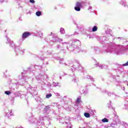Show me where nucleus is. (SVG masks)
Masks as SVG:
<instances>
[{
    "label": "nucleus",
    "instance_id": "36",
    "mask_svg": "<svg viewBox=\"0 0 128 128\" xmlns=\"http://www.w3.org/2000/svg\"><path fill=\"white\" fill-rule=\"evenodd\" d=\"M96 30H98V26H94L92 28V32H96Z\"/></svg>",
    "mask_w": 128,
    "mask_h": 128
},
{
    "label": "nucleus",
    "instance_id": "52",
    "mask_svg": "<svg viewBox=\"0 0 128 128\" xmlns=\"http://www.w3.org/2000/svg\"><path fill=\"white\" fill-rule=\"evenodd\" d=\"M118 38V40H124V38H122H122L118 37V38Z\"/></svg>",
    "mask_w": 128,
    "mask_h": 128
},
{
    "label": "nucleus",
    "instance_id": "13",
    "mask_svg": "<svg viewBox=\"0 0 128 128\" xmlns=\"http://www.w3.org/2000/svg\"><path fill=\"white\" fill-rule=\"evenodd\" d=\"M91 50L93 54H99L102 52V50H100V48L96 46H92L91 48Z\"/></svg>",
    "mask_w": 128,
    "mask_h": 128
},
{
    "label": "nucleus",
    "instance_id": "58",
    "mask_svg": "<svg viewBox=\"0 0 128 128\" xmlns=\"http://www.w3.org/2000/svg\"><path fill=\"white\" fill-rule=\"evenodd\" d=\"M126 100H128V96H126ZM125 102H128V100H125Z\"/></svg>",
    "mask_w": 128,
    "mask_h": 128
},
{
    "label": "nucleus",
    "instance_id": "18",
    "mask_svg": "<svg viewBox=\"0 0 128 128\" xmlns=\"http://www.w3.org/2000/svg\"><path fill=\"white\" fill-rule=\"evenodd\" d=\"M120 4H122V6L124 8H127L128 9V6L126 3V0H121L120 2H119Z\"/></svg>",
    "mask_w": 128,
    "mask_h": 128
},
{
    "label": "nucleus",
    "instance_id": "11",
    "mask_svg": "<svg viewBox=\"0 0 128 128\" xmlns=\"http://www.w3.org/2000/svg\"><path fill=\"white\" fill-rule=\"evenodd\" d=\"M31 34H30V32H24L22 34V39L19 40V41H18L19 42L22 44V42H24V38H28V36H30Z\"/></svg>",
    "mask_w": 128,
    "mask_h": 128
},
{
    "label": "nucleus",
    "instance_id": "16",
    "mask_svg": "<svg viewBox=\"0 0 128 128\" xmlns=\"http://www.w3.org/2000/svg\"><path fill=\"white\" fill-rule=\"evenodd\" d=\"M6 116L8 118H12V116H13L14 114H12V110H8V112H6L5 114Z\"/></svg>",
    "mask_w": 128,
    "mask_h": 128
},
{
    "label": "nucleus",
    "instance_id": "61",
    "mask_svg": "<svg viewBox=\"0 0 128 128\" xmlns=\"http://www.w3.org/2000/svg\"><path fill=\"white\" fill-rule=\"evenodd\" d=\"M41 54L42 56V54H44V52H41Z\"/></svg>",
    "mask_w": 128,
    "mask_h": 128
},
{
    "label": "nucleus",
    "instance_id": "28",
    "mask_svg": "<svg viewBox=\"0 0 128 128\" xmlns=\"http://www.w3.org/2000/svg\"><path fill=\"white\" fill-rule=\"evenodd\" d=\"M34 68L36 70H42V66H35Z\"/></svg>",
    "mask_w": 128,
    "mask_h": 128
},
{
    "label": "nucleus",
    "instance_id": "17",
    "mask_svg": "<svg viewBox=\"0 0 128 128\" xmlns=\"http://www.w3.org/2000/svg\"><path fill=\"white\" fill-rule=\"evenodd\" d=\"M52 41L54 42H62V40H60L58 36H53Z\"/></svg>",
    "mask_w": 128,
    "mask_h": 128
},
{
    "label": "nucleus",
    "instance_id": "20",
    "mask_svg": "<svg viewBox=\"0 0 128 128\" xmlns=\"http://www.w3.org/2000/svg\"><path fill=\"white\" fill-rule=\"evenodd\" d=\"M44 104H40L38 106L37 108V110L38 111V112H40L42 110V109L44 108Z\"/></svg>",
    "mask_w": 128,
    "mask_h": 128
},
{
    "label": "nucleus",
    "instance_id": "1",
    "mask_svg": "<svg viewBox=\"0 0 128 128\" xmlns=\"http://www.w3.org/2000/svg\"><path fill=\"white\" fill-rule=\"evenodd\" d=\"M62 44L63 48L66 46V50L69 52H75L76 53L80 52L82 50V42L76 38L71 40L70 45V43L66 42H62Z\"/></svg>",
    "mask_w": 128,
    "mask_h": 128
},
{
    "label": "nucleus",
    "instance_id": "45",
    "mask_svg": "<svg viewBox=\"0 0 128 128\" xmlns=\"http://www.w3.org/2000/svg\"><path fill=\"white\" fill-rule=\"evenodd\" d=\"M72 82H76V76H73Z\"/></svg>",
    "mask_w": 128,
    "mask_h": 128
},
{
    "label": "nucleus",
    "instance_id": "40",
    "mask_svg": "<svg viewBox=\"0 0 128 128\" xmlns=\"http://www.w3.org/2000/svg\"><path fill=\"white\" fill-rule=\"evenodd\" d=\"M48 78V74H45L43 76V80H46Z\"/></svg>",
    "mask_w": 128,
    "mask_h": 128
},
{
    "label": "nucleus",
    "instance_id": "5",
    "mask_svg": "<svg viewBox=\"0 0 128 128\" xmlns=\"http://www.w3.org/2000/svg\"><path fill=\"white\" fill-rule=\"evenodd\" d=\"M6 38L7 42L6 44H9L11 48H15L14 52L17 55L18 54H24V49H22L20 46H16V44L14 43V41L10 40L8 36H6Z\"/></svg>",
    "mask_w": 128,
    "mask_h": 128
},
{
    "label": "nucleus",
    "instance_id": "50",
    "mask_svg": "<svg viewBox=\"0 0 128 128\" xmlns=\"http://www.w3.org/2000/svg\"><path fill=\"white\" fill-rule=\"evenodd\" d=\"M52 52H50V51H47L46 52V54H48V56H50V54H51Z\"/></svg>",
    "mask_w": 128,
    "mask_h": 128
},
{
    "label": "nucleus",
    "instance_id": "35",
    "mask_svg": "<svg viewBox=\"0 0 128 128\" xmlns=\"http://www.w3.org/2000/svg\"><path fill=\"white\" fill-rule=\"evenodd\" d=\"M82 102V98L80 97L78 98L76 100V104H80Z\"/></svg>",
    "mask_w": 128,
    "mask_h": 128
},
{
    "label": "nucleus",
    "instance_id": "32",
    "mask_svg": "<svg viewBox=\"0 0 128 128\" xmlns=\"http://www.w3.org/2000/svg\"><path fill=\"white\" fill-rule=\"evenodd\" d=\"M84 116L86 118H90V114L88 112H85L84 114Z\"/></svg>",
    "mask_w": 128,
    "mask_h": 128
},
{
    "label": "nucleus",
    "instance_id": "24",
    "mask_svg": "<svg viewBox=\"0 0 128 128\" xmlns=\"http://www.w3.org/2000/svg\"><path fill=\"white\" fill-rule=\"evenodd\" d=\"M52 85L53 86H60V82H54L52 84Z\"/></svg>",
    "mask_w": 128,
    "mask_h": 128
},
{
    "label": "nucleus",
    "instance_id": "6",
    "mask_svg": "<svg viewBox=\"0 0 128 128\" xmlns=\"http://www.w3.org/2000/svg\"><path fill=\"white\" fill-rule=\"evenodd\" d=\"M44 117H42V116H40V118L38 120V119H36V118L34 116L30 117L28 119V122L30 124H36L38 126H44Z\"/></svg>",
    "mask_w": 128,
    "mask_h": 128
},
{
    "label": "nucleus",
    "instance_id": "55",
    "mask_svg": "<svg viewBox=\"0 0 128 128\" xmlns=\"http://www.w3.org/2000/svg\"><path fill=\"white\" fill-rule=\"evenodd\" d=\"M65 36H66V38H70V36L68 34H66Z\"/></svg>",
    "mask_w": 128,
    "mask_h": 128
},
{
    "label": "nucleus",
    "instance_id": "8",
    "mask_svg": "<svg viewBox=\"0 0 128 128\" xmlns=\"http://www.w3.org/2000/svg\"><path fill=\"white\" fill-rule=\"evenodd\" d=\"M70 66H72L71 70L72 72L78 70V68H79L80 70H84V68L80 66V64L78 62H74L73 65H70Z\"/></svg>",
    "mask_w": 128,
    "mask_h": 128
},
{
    "label": "nucleus",
    "instance_id": "9",
    "mask_svg": "<svg viewBox=\"0 0 128 128\" xmlns=\"http://www.w3.org/2000/svg\"><path fill=\"white\" fill-rule=\"evenodd\" d=\"M86 4V1H82L81 2H76L74 8L76 12H80V8L82 6V4Z\"/></svg>",
    "mask_w": 128,
    "mask_h": 128
},
{
    "label": "nucleus",
    "instance_id": "62",
    "mask_svg": "<svg viewBox=\"0 0 128 128\" xmlns=\"http://www.w3.org/2000/svg\"><path fill=\"white\" fill-rule=\"evenodd\" d=\"M50 36H52V32H51Z\"/></svg>",
    "mask_w": 128,
    "mask_h": 128
},
{
    "label": "nucleus",
    "instance_id": "3",
    "mask_svg": "<svg viewBox=\"0 0 128 128\" xmlns=\"http://www.w3.org/2000/svg\"><path fill=\"white\" fill-rule=\"evenodd\" d=\"M106 52L108 54H114L118 56L126 52L128 54V45L124 46L116 45V46L110 47L106 50Z\"/></svg>",
    "mask_w": 128,
    "mask_h": 128
},
{
    "label": "nucleus",
    "instance_id": "53",
    "mask_svg": "<svg viewBox=\"0 0 128 128\" xmlns=\"http://www.w3.org/2000/svg\"><path fill=\"white\" fill-rule=\"evenodd\" d=\"M30 67L28 68V70H27V72H30Z\"/></svg>",
    "mask_w": 128,
    "mask_h": 128
},
{
    "label": "nucleus",
    "instance_id": "30",
    "mask_svg": "<svg viewBox=\"0 0 128 128\" xmlns=\"http://www.w3.org/2000/svg\"><path fill=\"white\" fill-rule=\"evenodd\" d=\"M77 28H78V30H84V26H82V25H81V26H77Z\"/></svg>",
    "mask_w": 128,
    "mask_h": 128
},
{
    "label": "nucleus",
    "instance_id": "41",
    "mask_svg": "<svg viewBox=\"0 0 128 128\" xmlns=\"http://www.w3.org/2000/svg\"><path fill=\"white\" fill-rule=\"evenodd\" d=\"M68 110H70H70H72V108H74V107H72V106H68Z\"/></svg>",
    "mask_w": 128,
    "mask_h": 128
},
{
    "label": "nucleus",
    "instance_id": "43",
    "mask_svg": "<svg viewBox=\"0 0 128 128\" xmlns=\"http://www.w3.org/2000/svg\"><path fill=\"white\" fill-rule=\"evenodd\" d=\"M113 98H118V96L116 94H115L113 93Z\"/></svg>",
    "mask_w": 128,
    "mask_h": 128
},
{
    "label": "nucleus",
    "instance_id": "47",
    "mask_svg": "<svg viewBox=\"0 0 128 128\" xmlns=\"http://www.w3.org/2000/svg\"><path fill=\"white\" fill-rule=\"evenodd\" d=\"M92 10V6H89V8H88V10H90V12Z\"/></svg>",
    "mask_w": 128,
    "mask_h": 128
},
{
    "label": "nucleus",
    "instance_id": "4",
    "mask_svg": "<svg viewBox=\"0 0 128 128\" xmlns=\"http://www.w3.org/2000/svg\"><path fill=\"white\" fill-rule=\"evenodd\" d=\"M26 74V72H22L20 75L18 76V79L16 80V86H26L28 84H32L34 78L32 77L26 76L24 74Z\"/></svg>",
    "mask_w": 128,
    "mask_h": 128
},
{
    "label": "nucleus",
    "instance_id": "49",
    "mask_svg": "<svg viewBox=\"0 0 128 128\" xmlns=\"http://www.w3.org/2000/svg\"><path fill=\"white\" fill-rule=\"evenodd\" d=\"M62 62H64V58L60 59V64H62Z\"/></svg>",
    "mask_w": 128,
    "mask_h": 128
},
{
    "label": "nucleus",
    "instance_id": "7",
    "mask_svg": "<svg viewBox=\"0 0 128 128\" xmlns=\"http://www.w3.org/2000/svg\"><path fill=\"white\" fill-rule=\"evenodd\" d=\"M27 90V92L32 94L34 98H35L36 100H40V97L38 96V92L36 91V88H34L30 86V84H28V86H26Z\"/></svg>",
    "mask_w": 128,
    "mask_h": 128
},
{
    "label": "nucleus",
    "instance_id": "31",
    "mask_svg": "<svg viewBox=\"0 0 128 128\" xmlns=\"http://www.w3.org/2000/svg\"><path fill=\"white\" fill-rule=\"evenodd\" d=\"M86 32H92V27L90 26L88 27L86 30Z\"/></svg>",
    "mask_w": 128,
    "mask_h": 128
},
{
    "label": "nucleus",
    "instance_id": "10",
    "mask_svg": "<svg viewBox=\"0 0 128 128\" xmlns=\"http://www.w3.org/2000/svg\"><path fill=\"white\" fill-rule=\"evenodd\" d=\"M88 86H90V84H88ZM88 86H86V88L82 86L80 88V92L81 94H84V96H86L88 94Z\"/></svg>",
    "mask_w": 128,
    "mask_h": 128
},
{
    "label": "nucleus",
    "instance_id": "64",
    "mask_svg": "<svg viewBox=\"0 0 128 128\" xmlns=\"http://www.w3.org/2000/svg\"><path fill=\"white\" fill-rule=\"evenodd\" d=\"M60 80H62V76H60Z\"/></svg>",
    "mask_w": 128,
    "mask_h": 128
},
{
    "label": "nucleus",
    "instance_id": "59",
    "mask_svg": "<svg viewBox=\"0 0 128 128\" xmlns=\"http://www.w3.org/2000/svg\"><path fill=\"white\" fill-rule=\"evenodd\" d=\"M52 114H56V111H53Z\"/></svg>",
    "mask_w": 128,
    "mask_h": 128
},
{
    "label": "nucleus",
    "instance_id": "44",
    "mask_svg": "<svg viewBox=\"0 0 128 128\" xmlns=\"http://www.w3.org/2000/svg\"><path fill=\"white\" fill-rule=\"evenodd\" d=\"M114 116L115 118H118V116L116 115V112H114Z\"/></svg>",
    "mask_w": 128,
    "mask_h": 128
},
{
    "label": "nucleus",
    "instance_id": "56",
    "mask_svg": "<svg viewBox=\"0 0 128 128\" xmlns=\"http://www.w3.org/2000/svg\"><path fill=\"white\" fill-rule=\"evenodd\" d=\"M85 34H86L87 36H90V34H86V32H85Z\"/></svg>",
    "mask_w": 128,
    "mask_h": 128
},
{
    "label": "nucleus",
    "instance_id": "48",
    "mask_svg": "<svg viewBox=\"0 0 128 128\" xmlns=\"http://www.w3.org/2000/svg\"><path fill=\"white\" fill-rule=\"evenodd\" d=\"M30 2L31 4H34V2H36V1H34V0H30Z\"/></svg>",
    "mask_w": 128,
    "mask_h": 128
},
{
    "label": "nucleus",
    "instance_id": "23",
    "mask_svg": "<svg viewBox=\"0 0 128 128\" xmlns=\"http://www.w3.org/2000/svg\"><path fill=\"white\" fill-rule=\"evenodd\" d=\"M36 34V36H40V38H42V36L43 34L40 31H37Z\"/></svg>",
    "mask_w": 128,
    "mask_h": 128
},
{
    "label": "nucleus",
    "instance_id": "21",
    "mask_svg": "<svg viewBox=\"0 0 128 128\" xmlns=\"http://www.w3.org/2000/svg\"><path fill=\"white\" fill-rule=\"evenodd\" d=\"M96 67L99 66V68L102 69L106 68V65H102V64H99L98 63L96 64Z\"/></svg>",
    "mask_w": 128,
    "mask_h": 128
},
{
    "label": "nucleus",
    "instance_id": "39",
    "mask_svg": "<svg viewBox=\"0 0 128 128\" xmlns=\"http://www.w3.org/2000/svg\"><path fill=\"white\" fill-rule=\"evenodd\" d=\"M4 94H7V96H10L12 94V92L10 91H5Z\"/></svg>",
    "mask_w": 128,
    "mask_h": 128
},
{
    "label": "nucleus",
    "instance_id": "57",
    "mask_svg": "<svg viewBox=\"0 0 128 128\" xmlns=\"http://www.w3.org/2000/svg\"><path fill=\"white\" fill-rule=\"evenodd\" d=\"M18 20H20L21 22H22V17H19Z\"/></svg>",
    "mask_w": 128,
    "mask_h": 128
},
{
    "label": "nucleus",
    "instance_id": "63",
    "mask_svg": "<svg viewBox=\"0 0 128 128\" xmlns=\"http://www.w3.org/2000/svg\"><path fill=\"white\" fill-rule=\"evenodd\" d=\"M87 4H88L90 5V2H87Z\"/></svg>",
    "mask_w": 128,
    "mask_h": 128
},
{
    "label": "nucleus",
    "instance_id": "27",
    "mask_svg": "<svg viewBox=\"0 0 128 128\" xmlns=\"http://www.w3.org/2000/svg\"><path fill=\"white\" fill-rule=\"evenodd\" d=\"M112 101L110 100V103L108 104V106L110 110H114V108L112 106Z\"/></svg>",
    "mask_w": 128,
    "mask_h": 128
},
{
    "label": "nucleus",
    "instance_id": "33",
    "mask_svg": "<svg viewBox=\"0 0 128 128\" xmlns=\"http://www.w3.org/2000/svg\"><path fill=\"white\" fill-rule=\"evenodd\" d=\"M52 106H56L57 108H60V104H58V103H52Z\"/></svg>",
    "mask_w": 128,
    "mask_h": 128
},
{
    "label": "nucleus",
    "instance_id": "25",
    "mask_svg": "<svg viewBox=\"0 0 128 128\" xmlns=\"http://www.w3.org/2000/svg\"><path fill=\"white\" fill-rule=\"evenodd\" d=\"M60 32L61 34H66V30H64V28H60Z\"/></svg>",
    "mask_w": 128,
    "mask_h": 128
},
{
    "label": "nucleus",
    "instance_id": "51",
    "mask_svg": "<svg viewBox=\"0 0 128 128\" xmlns=\"http://www.w3.org/2000/svg\"><path fill=\"white\" fill-rule=\"evenodd\" d=\"M78 32H74V36H78Z\"/></svg>",
    "mask_w": 128,
    "mask_h": 128
},
{
    "label": "nucleus",
    "instance_id": "60",
    "mask_svg": "<svg viewBox=\"0 0 128 128\" xmlns=\"http://www.w3.org/2000/svg\"><path fill=\"white\" fill-rule=\"evenodd\" d=\"M112 78H116V76H112Z\"/></svg>",
    "mask_w": 128,
    "mask_h": 128
},
{
    "label": "nucleus",
    "instance_id": "19",
    "mask_svg": "<svg viewBox=\"0 0 128 128\" xmlns=\"http://www.w3.org/2000/svg\"><path fill=\"white\" fill-rule=\"evenodd\" d=\"M102 92L103 94H108V96H113L114 94V92H108V91H106V90H103L102 91Z\"/></svg>",
    "mask_w": 128,
    "mask_h": 128
},
{
    "label": "nucleus",
    "instance_id": "29",
    "mask_svg": "<svg viewBox=\"0 0 128 128\" xmlns=\"http://www.w3.org/2000/svg\"><path fill=\"white\" fill-rule=\"evenodd\" d=\"M86 78H88V80H90L91 82H94V78H92L90 76L88 75L86 76Z\"/></svg>",
    "mask_w": 128,
    "mask_h": 128
},
{
    "label": "nucleus",
    "instance_id": "54",
    "mask_svg": "<svg viewBox=\"0 0 128 128\" xmlns=\"http://www.w3.org/2000/svg\"><path fill=\"white\" fill-rule=\"evenodd\" d=\"M92 114H94V112H96V110H92Z\"/></svg>",
    "mask_w": 128,
    "mask_h": 128
},
{
    "label": "nucleus",
    "instance_id": "38",
    "mask_svg": "<svg viewBox=\"0 0 128 128\" xmlns=\"http://www.w3.org/2000/svg\"><path fill=\"white\" fill-rule=\"evenodd\" d=\"M52 94L50 93L48 94H47L46 95V98H51V96H52Z\"/></svg>",
    "mask_w": 128,
    "mask_h": 128
},
{
    "label": "nucleus",
    "instance_id": "12",
    "mask_svg": "<svg viewBox=\"0 0 128 128\" xmlns=\"http://www.w3.org/2000/svg\"><path fill=\"white\" fill-rule=\"evenodd\" d=\"M60 124H69L67 128H72V124L70 123V118H68L67 120L66 118L65 120L64 121H62V120H60Z\"/></svg>",
    "mask_w": 128,
    "mask_h": 128
},
{
    "label": "nucleus",
    "instance_id": "22",
    "mask_svg": "<svg viewBox=\"0 0 128 128\" xmlns=\"http://www.w3.org/2000/svg\"><path fill=\"white\" fill-rule=\"evenodd\" d=\"M59 52L62 53L63 54H66V49L62 48L60 50V52Z\"/></svg>",
    "mask_w": 128,
    "mask_h": 128
},
{
    "label": "nucleus",
    "instance_id": "46",
    "mask_svg": "<svg viewBox=\"0 0 128 128\" xmlns=\"http://www.w3.org/2000/svg\"><path fill=\"white\" fill-rule=\"evenodd\" d=\"M56 48H57V50H58L60 48V45L58 44L56 46Z\"/></svg>",
    "mask_w": 128,
    "mask_h": 128
},
{
    "label": "nucleus",
    "instance_id": "37",
    "mask_svg": "<svg viewBox=\"0 0 128 128\" xmlns=\"http://www.w3.org/2000/svg\"><path fill=\"white\" fill-rule=\"evenodd\" d=\"M103 122H108V120L106 118H104L102 120Z\"/></svg>",
    "mask_w": 128,
    "mask_h": 128
},
{
    "label": "nucleus",
    "instance_id": "34",
    "mask_svg": "<svg viewBox=\"0 0 128 128\" xmlns=\"http://www.w3.org/2000/svg\"><path fill=\"white\" fill-rule=\"evenodd\" d=\"M36 14L37 16H42V12L40 11H38L36 12Z\"/></svg>",
    "mask_w": 128,
    "mask_h": 128
},
{
    "label": "nucleus",
    "instance_id": "2",
    "mask_svg": "<svg viewBox=\"0 0 128 128\" xmlns=\"http://www.w3.org/2000/svg\"><path fill=\"white\" fill-rule=\"evenodd\" d=\"M106 36L102 37H100L97 36L96 38L100 42V44H104V42L108 40L110 42V45L108 48L106 50H106H108V48H114V46H116V43L112 42L116 40V36L112 35V30L110 29H107L106 30L105 32Z\"/></svg>",
    "mask_w": 128,
    "mask_h": 128
},
{
    "label": "nucleus",
    "instance_id": "15",
    "mask_svg": "<svg viewBox=\"0 0 128 128\" xmlns=\"http://www.w3.org/2000/svg\"><path fill=\"white\" fill-rule=\"evenodd\" d=\"M47 118L45 120V122H44V124L43 126H50V122H52V116H46Z\"/></svg>",
    "mask_w": 128,
    "mask_h": 128
},
{
    "label": "nucleus",
    "instance_id": "14",
    "mask_svg": "<svg viewBox=\"0 0 128 128\" xmlns=\"http://www.w3.org/2000/svg\"><path fill=\"white\" fill-rule=\"evenodd\" d=\"M52 112V108H50V106L48 105L46 106L43 110V112L44 114H49Z\"/></svg>",
    "mask_w": 128,
    "mask_h": 128
},
{
    "label": "nucleus",
    "instance_id": "42",
    "mask_svg": "<svg viewBox=\"0 0 128 128\" xmlns=\"http://www.w3.org/2000/svg\"><path fill=\"white\" fill-rule=\"evenodd\" d=\"M124 128H128V124L126 123H124L123 124Z\"/></svg>",
    "mask_w": 128,
    "mask_h": 128
},
{
    "label": "nucleus",
    "instance_id": "26",
    "mask_svg": "<svg viewBox=\"0 0 128 128\" xmlns=\"http://www.w3.org/2000/svg\"><path fill=\"white\" fill-rule=\"evenodd\" d=\"M110 126L113 128H116L118 124H116V122H115L114 123H112Z\"/></svg>",
    "mask_w": 128,
    "mask_h": 128
}]
</instances>
